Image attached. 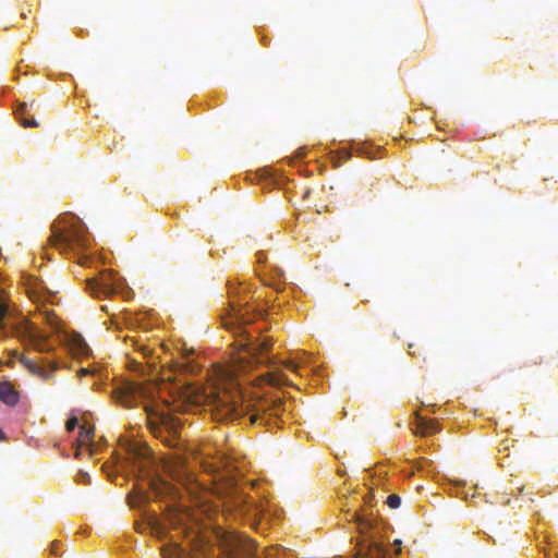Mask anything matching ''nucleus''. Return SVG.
<instances>
[{
	"label": "nucleus",
	"instance_id": "1",
	"mask_svg": "<svg viewBox=\"0 0 558 558\" xmlns=\"http://www.w3.org/2000/svg\"><path fill=\"white\" fill-rule=\"evenodd\" d=\"M230 312L228 317L222 319V324L225 328L234 332L238 337H243V340L239 341V348L243 351L244 355H238L233 357V363L231 368L229 369L228 376L231 379V384L235 377L244 374L258 364H266L268 367H272L271 371L266 373L263 378L274 387H280L283 385H291V381L288 377L282 373L281 367L295 372L298 369V365L292 361H283L277 362L271 357L263 359V354L268 352L272 345L270 339L265 338L260 342H254L251 337L246 336L247 331L244 328L246 324L250 323V318L246 317L248 311H246L240 302H235L233 300L230 301Z\"/></svg>",
	"mask_w": 558,
	"mask_h": 558
},
{
	"label": "nucleus",
	"instance_id": "2",
	"mask_svg": "<svg viewBox=\"0 0 558 558\" xmlns=\"http://www.w3.org/2000/svg\"><path fill=\"white\" fill-rule=\"evenodd\" d=\"M204 402L213 417L219 422L246 421L250 425H270L271 418L286 411V403L279 398L245 400L241 390L213 388L205 392Z\"/></svg>",
	"mask_w": 558,
	"mask_h": 558
},
{
	"label": "nucleus",
	"instance_id": "3",
	"mask_svg": "<svg viewBox=\"0 0 558 558\" xmlns=\"http://www.w3.org/2000/svg\"><path fill=\"white\" fill-rule=\"evenodd\" d=\"M49 242L61 253H69L86 248L89 239L81 222L71 218L70 221H58L52 225Z\"/></svg>",
	"mask_w": 558,
	"mask_h": 558
},
{
	"label": "nucleus",
	"instance_id": "4",
	"mask_svg": "<svg viewBox=\"0 0 558 558\" xmlns=\"http://www.w3.org/2000/svg\"><path fill=\"white\" fill-rule=\"evenodd\" d=\"M148 427L151 433L160 438L168 447L178 446V435L181 422L178 417L165 411H157L146 407Z\"/></svg>",
	"mask_w": 558,
	"mask_h": 558
},
{
	"label": "nucleus",
	"instance_id": "5",
	"mask_svg": "<svg viewBox=\"0 0 558 558\" xmlns=\"http://www.w3.org/2000/svg\"><path fill=\"white\" fill-rule=\"evenodd\" d=\"M144 391L140 384L123 381L112 389L113 400L124 408H134L138 404Z\"/></svg>",
	"mask_w": 558,
	"mask_h": 558
},
{
	"label": "nucleus",
	"instance_id": "6",
	"mask_svg": "<svg viewBox=\"0 0 558 558\" xmlns=\"http://www.w3.org/2000/svg\"><path fill=\"white\" fill-rule=\"evenodd\" d=\"M87 288L94 296L109 295L114 292L111 274L102 271L99 277L87 280Z\"/></svg>",
	"mask_w": 558,
	"mask_h": 558
},
{
	"label": "nucleus",
	"instance_id": "7",
	"mask_svg": "<svg viewBox=\"0 0 558 558\" xmlns=\"http://www.w3.org/2000/svg\"><path fill=\"white\" fill-rule=\"evenodd\" d=\"M234 507H236L242 513L257 518L262 514L263 508L252 498L246 495H238L233 500Z\"/></svg>",
	"mask_w": 558,
	"mask_h": 558
},
{
	"label": "nucleus",
	"instance_id": "8",
	"mask_svg": "<svg viewBox=\"0 0 558 558\" xmlns=\"http://www.w3.org/2000/svg\"><path fill=\"white\" fill-rule=\"evenodd\" d=\"M28 107H31V108L38 107V104L36 102V100H32L29 104H27L25 101L19 102L16 106V109H15V114L19 118L22 126L38 128L39 123L37 122V120H35L34 117H32V118L27 117L28 116Z\"/></svg>",
	"mask_w": 558,
	"mask_h": 558
},
{
	"label": "nucleus",
	"instance_id": "9",
	"mask_svg": "<svg viewBox=\"0 0 558 558\" xmlns=\"http://www.w3.org/2000/svg\"><path fill=\"white\" fill-rule=\"evenodd\" d=\"M350 521H354L357 524L361 533H366V531L373 529L375 524L373 512H367L365 509L353 512Z\"/></svg>",
	"mask_w": 558,
	"mask_h": 558
},
{
	"label": "nucleus",
	"instance_id": "10",
	"mask_svg": "<svg viewBox=\"0 0 558 558\" xmlns=\"http://www.w3.org/2000/svg\"><path fill=\"white\" fill-rule=\"evenodd\" d=\"M360 554L364 558H385L387 549L372 537L365 545L361 546Z\"/></svg>",
	"mask_w": 558,
	"mask_h": 558
},
{
	"label": "nucleus",
	"instance_id": "11",
	"mask_svg": "<svg viewBox=\"0 0 558 558\" xmlns=\"http://www.w3.org/2000/svg\"><path fill=\"white\" fill-rule=\"evenodd\" d=\"M0 400L9 407H14L19 403V391L14 389L11 383H0Z\"/></svg>",
	"mask_w": 558,
	"mask_h": 558
},
{
	"label": "nucleus",
	"instance_id": "12",
	"mask_svg": "<svg viewBox=\"0 0 558 558\" xmlns=\"http://www.w3.org/2000/svg\"><path fill=\"white\" fill-rule=\"evenodd\" d=\"M21 363L27 368L32 374L39 376L43 379H49L51 373L57 368L54 363H50V369H46L45 367L38 365L36 362L22 357Z\"/></svg>",
	"mask_w": 558,
	"mask_h": 558
},
{
	"label": "nucleus",
	"instance_id": "13",
	"mask_svg": "<svg viewBox=\"0 0 558 558\" xmlns=\"http://www.w3.org/2000/svg\"><path fill=\"white\" fill-rule=\"evenodd\" d=\"M438 432V424L434 420H425L424 417L416 415V427L414 429L415 435L422 437L430 436Z\"/></svg>",
	"mask_w": 558,
	"mask_h": 558
},
{
	"label": "nucleus",
	"instance_id": "14",
	"mask_svg": "<svg viewBox=\"0 0 558 558\" xmlns=\"http://www.w3.org/2000/svg\"><path fill=\"white\" fill-rule=\"evenodd\" d=\"M94 429L92 427H86L82 425L80 427V442L81 445H86L88 441L93 440Z\"/></svg>",
	"mask_w": 558,
	"mask_h": 558
},
{
	"label": "nucleus",
	"instance_id": "15",
	"mask_svg": "<svg viewBox=\"0 0 558 558\" xmlns=\"http://www.w3.org/2000/svg\"><path fill=\"white\" fill-rule=\"evenodd\" d=\"M386 504L388 505L389 508L397 509L401 505V498L396 494L389 495L387 497Z\"/></svg>",
	"mask_w": 558,
	"mask_h": 558
},
{
	"label": "nucleus",
	"instance_id": "16",
	"mask_svg": "<svg viewBox=\"0 0 558 558\" xmlns=\"http://www.w3.org/2000/svg\"><path fill=\"white\" fill-rule=\"evenodd\" d=\"M75 345H77V350L81 352V353H86L87 350H88V347L87 344L85 343V341L81 338V337H77L75 339Z\"/></svg>",
	"mask_w": 558,
	"mask_h": 558
},
{
	"label": "nucleus",
	"instance_id": "17",
	"mask_svg": "<svg viewBox=\"0 0 558 558\" xmlns=\"http://www.w3.org/2000/svg\"><path fill=\"white\" fill-rule=\"evenodd\" d=\"M35 348L36 350L40 351V352H44V351H48L49 348H48V343L45 339H38L35 341Z\"/></svg>",
	"mask_w": 558,
	"mask_h": 558
},
{
	"label": "nucleus",
	"instance_id": "18",
	"mask_svg": "<svg viewBox=\"0 0 558 558\" xmlns=\"http://www.w3.org/2000/svg\"><path fill=\"white\" fill-rule=\"evenodd\" d=\"M78 424V421L76 417H71L68 420L66 424H65V427L69 432H72L75 429V427L77 426Z\"/></svg>",
	"mask_w": 558,
	"mask_h": 558
},
{
	"label": "nucleus",
	"instance_id": "19",
	"mask_svg": "<svg viewBox=\"0 0 558 558\" xmlns=\"http://www.w3.org/2000/svg\"><path fill=\"white\" fill-rule=\"evenodd\" d=\"M7 313H8V306L5 304H3L2 302H0V322L3 320Z\"/></svg>",
	"mask_w": 558,
	"mask_h": 558
},
{
	"label": "nucleus",
	"instance_id": "20",
	"mask_svg": "<svg viewBox=\"0 0 558 558\" xmlns=\"http://www.w3.org/2000/svg\"><path fill=\"white\" fill-rule=\"evenodd\" d=\"M81 481H83L84 484L90 483V477L87 473L80 472Z\"/></svg>",
	"mask_w": 558,
	"mask_h": 558
},
{
	"label": "nucleus",
	"instance_id": "21",
	"mask_svg": "<svg viewBox=\"0 0 558 558\" xmlns=\"http://www.w3.org/2000/svg\"><path fill=\"white\" fill-rule=\"evenodd\" d=\"M58 546H59V543L58 542H53L50 546V551L51 554L58 556L59 553H58Z\"/></svg>",
	"mask_w": 558,
	"mask_h": 558
},
{
	"label": "nucleus",
	"instance_id": "22",
	"mask_svg": "<svg viewBox=\"0 0 558 558\" xmlns=\"http://www.w3.org/2000/svg\"><path fill=\"white\" fill-rule=\"evenodd\" d=\"M278 551H279V549H276V548L268 549L267 554H266V558H274L275 553H278Z\"/></svg>",
	"mask_w": 558,
	"mask_h": 558
},
{
	"label": "nucleus",
	"instance_id": "23",
	"mask_svg": "<svg viewBox=\"0 0 558 558\" xmlns=\"http://www.w3.org/2000/svg\"><path fill=\"white\" fill-rule=\"evenodd\" d=\"M373 499H374V497H373V496H371V495H367V496H365V497H364V501H365V504H366V505H369V506H372V501H373Z\"/></svg>",
	"mask_w": 558,
	"mask_h": 558
},
{
	"label": "nucleus",
	"instance_id": "24",
	"mask_svg": "<svg viewBox=\"0 0 558 558\" xmlns=\"http://www.w3.org/2000/svg\"><path fill=\"white\" fill-rule=\"evenodd\" d=\"M257 257H258V262H259V263H262V262H264V260H265V255H264V253H262V252H259V253L257 254Z\"/></svg>",
	"mask_w": 558,
	"mask_h": 558
},
{
	"label": "nucleus",
	"instance_id": "25",
	"mask_svg": "<svg viewBox=\"0 0 558 558\" xmlns=\"http://www.w3.org/2000/svg\"><path fill=\"white\" fill-rule=\"evenodd\" d=\"M342 154L344 155V158H349L350 157V154L348 151H342Z\"/></svg>",
	"mask_w": 558,
	"mask_h": 558
},
{
	"label": "nucleus",
	"instance_id": "26",
	"mask_svg": "<svg viewBox=\"0 0 558 558\" xmlns=\"http://www.w3.org/2000/svg\"><path fill=\"white\" fill-rule=\"evenodd\" d=\"M87 373H88V371H87L86 368H83V369L81 371V374H82V375H85V374H87Z\"/></svg>",
	"mask_w": 558,
	"mask_h": 558
},
{
	"label": "nucleus",
	"instance_id": "27",
	"mask_svg": "<svg viewBox=\"0 0 558 558\" xmlns=\"http://www.w3.org/2000/svg\"><path fill=\"white\" fill-rule=\"evenodd\" d=\"M395 544H397L398 546H400V545H401V542H400L399 539H396V541H395Z\"/></svg>",
	"mask_w": 558,
	"mask_h": 558
},
{
	"label": "nucleus",
	"instance_id": "28",
	"mask_svg": "<svg viewBox=\"0 0 558 558\" xmlns=\"http://www.w3.org/2000/svg\"><path fill=\"white\" fill-rule=\"evenodd\" d=\"M2 436H3V433H2V430L0 429V439L2 438Z\"/></svg>",
	"mask_w": 558,
	"mask_h": 558
}]
</instances>
